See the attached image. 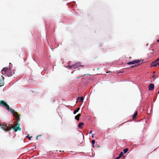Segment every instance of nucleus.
I'll return each mask as SVG.
<instances>
[{
	"label": "nucleus",
	"mask_w": 159,
	"mask_h": 159,
	"mask_svg": "<svg viewBox=\"0 0 159 159\" xmlns=\"http://www.w3.org/2000/svg\"><path fill=\"white\" fill-rule=\"evenodd\" d=\"M1 72L2 75L6 74L8 76H11L12 75V73L10 72V69L7 68H3Z\"/></svg>",
	"instance_id": "f257e3e1"
},
{
	"label": "nucleus",
	"mask_w": 159,
	"mask_h": 159,
	"mask_svg": "<svg viewBox=\"0 0 159 159\" xmlns=\"http://www.w3.org/2000/svg\"><path fill=\"white\" fill-rule=\"evenodd\" d=\"M9 111L11 112L13 116L15 117L19 121L20 119L19 115L15 111L12 109H11Z\"/></svg>",
	"instance_id": "f03ea898"
},
{
	"label": "nucleus",
	"mask_w": 159,
	"mask_h": 159,
	"mask_svg": "<svg viewBox=\"0 0 159 159\" xmlns=\"http://www.w3.org/2000/svg\"><path fill=\"white\" fill-rule=\"evenodd\" d=\"M0 127H1V129L6 131H9L11 129V127H7V125H4L2 124H1L0 123Z\"/></svg>",
	"instance_id": "7ed1b4c3"
},
{
	"label": "nucleus",
	"mask_w": 159,
	"mask_h": 159,
	"mask_svg": "<svg viewBox=\"0 0 159 159\" xmlns=\"http://www.w3.org/2000/svg\"><path fill=\"white\" fill-rule=\"evenodd\" d=\"M0 104L2 105L3 106L7 107V110L9 111L10 110L9 106L7 104V102L1 100L0 101Z\"/></svg>",
	"instance_id": "20e7f679"
},
{
	"label": "nucleus",
	"mask_w": 159,
	"mask_h": 159,
	"mask_svg": "<svg viewBox=\"0 0 159 159\" xmlns=\"http://www.w3.org/2000/svg\"><path fill=\"white\" fill-rule=\"evenodd\" d=\"M20 124L17 123L16 125L12 127V128L14 129L15 132L17 131L18 130L20 131L21 129L20 127L19 126Z\"/></svg>",
	"instance_id": "39448f33"
},
{
	"label": "nucleus",
	"mask_w": 159,
	"mask_h": 159,
	"mask_svg": "<svg viewBox=\"0 0 159 159\" xmlns=\"http://www.w3.org/2000/svg\"><path fill=\"white\" fill-rule=\"evenodd\" d=\"M140 61L139 60H135L133 61H130L127 63V64L130 65L132 64H134L135 63H138L140 62Z\"/></svg>",
	"instance_id": "423d86ee"
},
{
	"label": "nucleus",
	"mask_w": 159,
	"mask_h": 159,
	"mask_svg": "<svg viewBox=\"0 0 159 159\" xmlns=\"http://www.w3.org/2000/svg\"><path fill=\"white\" fill-rule=\"evenodd\" d=\"M154 88V85L153 84H150L148 87V89L150 91H152L153 89Z\"/></svg>",
	"instance_id": "0eeeda50"
},
{
	"label": "nucleus",
	"mask_w": 159,
	"mask_h": 159,
	"mask_svg": "<svg viewBox=\"0 0 159 159\" xmlns=\"http://www.w3.org/2000/svg\"><path fill=\"white\" fill-rule=\"evenodd\" d=\"M157 61H156V60L155 61H154V62H152V63H151V67H155V66H157Z\"/></svg>",
	"instance_id": "6e6552de"
},
{
	"label": "nucleus",
	"mask_w": 159,
	"mask_h": 159,
	"mask_svg": "<svg viewBox=\"0 0 159 159\" xmlns=\"http://www.w3.org/2000/svg\"><path fill=\"white\" fill-rule=\"evenodd\" d=\"M81 115V114L80 113H79L78 114L77 116H75V119L76 120L78 121L79 120V117H80V116Z\"/></svg>",
	"instance_id": "1a4fd4ad"
},
{
	"label": "nucleus",
	"mask_w": 159,
	"mask_h": 159,
	"mask_svg": "<svg viewBox=\"0 0 159 159\" xmlns=\"http://www.w3.org/2000/svg\"><path fill=\"white\" fill-rule=\"evenodd\" d=\"M84 125V123L83 122H80L78 125V127L79 128H82V126Z\"/></svg>",
	"instance_id": "9d476101"
},
{
	"label": "nucleus",
	"mask_w": 159,
	"mask_h": 159,
	"mask_svg": "<svg viewBox=\"0 0 159 159\" xmlns=\"http://www.w3.org/2000/svg\"><path fill=\"white\" fill-rule=\"evenodd\" d=\"M138 115L137 111H136L134 114L133 115V119H134L136 118V116Z\"/></svg>",
	"instance_id": "9b49d317"
},
{
	"label": "nucleus",
	"mask_w": 159,
	"mask_h": 159,
	"mask_svg": "<svg viewBox=\"0 0 159 159\" xmlns=\"http://www.w3.org/2000/svg\"><path fill=\"white\" fill-rule=\"evenodd\" d=\"M4 84V81L0 80V87L3 85Z\"/></svg>",
	"instance_id": "f8f14e48"
},
{
	"label": "nucleus",
	"mask_w": 159,
	"mask_h": 159,
	"mask_svg": "<svg viewBox=\"0 0 159 159\" xmlns=\"http://www.w3.org/2000/svg\"><path fill=\"white\" fill-rule=\"evenodd\" d=\"M80 107L77 108L76 110H74V114H75L77 112H78V111L80 110Z\"/></svg>",
	"instance_id": "ddd939ff"
},
{
	"label": "nucleus",
	"mask_w": 159,
	"mask_h": 159,
	"mask_svg": "<svg viewBox=\"0 0 159 159\" xmlns=\"http://www.w3.org/2000/svg\"><path fill=\"white\" fill-rule=\"evenodd\" d=\"M128 150V148H125L123 150V152L125 154L126 153Z\"/></svg>",
	"instance_id": "4468645a"
},
{
	"label": "nucleus",
	"mask_w": 159,
	"mask_h": 159,
	"mask_svg": "<svg viewBox=\"0 0 159 159\" xmlns=\"http://www.w3.org/2000/svg\"><path fill=\"white\" fill-rule=\"evenodd\" d=\"M84 100V98L83 97H81L80 100L79 101L80 102H83V101Z\"/></svg>",
	"instance_id": "2eb2a0df"
},
{
	"label": "nucleus",
	"mask_w": 159,
	"mask_h": 159,
	"mask_svg": "<svg viewBox=\"0 0 159 159\" xmlns=\"http://www.w3.org/2000/svg\"><path fill=\"white\" fill-rule=\"evenodd\" d=\"M76 63L75 64H74V65H72L71 66H69V67L70 68H71L72 67H75V66L76 65Z\"/></svg>",
	"instance_id": "dca6fc26"
},
{
	"label": "nucleus",
	"mask_w": 159,
	"mask_h": 159,
	"mask_svg": "<svg viewBox=\"0 0 159 159\" xmlns=\"http://www.w3.org/2000/svg\"><path fill=\"white\" fill-rule=\"evenodd\" d=\"M123 153L122 152H121L120 153V154L119 156V157L120 158L122 157V156L123 155Z\"/></svg>",
	"instance_id": "f3484780"
},
{
	"label": "nucleus",
	"mask_w": 159,
	"mask_h": 159,
	"mask_svg": "<svg viewBox=\"0 0 159 159\" xmlns=\"http://www.w3.org/2000/svg\"><path fill=\"white\" fill-rule=\"evenodd\" d=\"M152 77L154 80L155 79L157 78L156 76H155V75H152Z\"/></svg>",
	"instance_id": "a211bd4d"
},
{
	"label": "nucleus",
	"mask_w": 159,
	"mask_h": 159,
	"mask_svg": "<svg viewBox=\"0 0 159 159\" xmlns=\"http://www.w3.org/2000/svg\"><path fill=\"white\" fill-rule=\"evenodd\" d=\"M95 143V140H93L92 141V143L93 145H94Z\"/></svg>",
	"instance_id": "6ab92c4d"
},
{
	"label": "nucleus",
	"mask_w": 159,
	"mask_h": 159,
	"mask_svg": "<svg viewBox=\"0 0 159 159\" xmlns=\"http://www.w3.org/2000/svg\"><path fill=\"white\" fill-rule=\"evenodd\" d=\"M136 66L135 65H134V66H130V67H131V68H133V67H135V66Z\"/></svg>",
	"instance_id": "aec40b11"
},
{
	"label": "nucleus",
	"mask_w": 159,
	"mask_h": 159,
	"mask_svg": "<svg viewBox=\"0 0 159 159\" xmlns=\"http://www.w3.org/2000/svg\"><path fill=\"white\" fill-rule=\"evenodd\" d=\"M32 136H30V137H28V138L29 139V140H30L32 138Z\"/></svg>",
	"instance_id": "412c9836"
},
{
	"label": "nucleus",
	"mask_w": 159,
	"mask_h": 159,
	"mask_svg": "<svg viewBox=\"0 0 159 159\" xmlns=\"http://www.w3.org/2000/svg\"><path fill=\"white\" fill-rule=\"evenodd\" d=\"M156 61H159V57L157 58L156 60Z\"/></svg>",
	"instance_id": "4be33fe9"
},
{
	"label": "nucleus",
	"mask_w": 159,
	"mask_h": 159,
	"mask_svg": "<svg viewBox=\"0 0 159 159\" xmlns=\"http://www.w3.org/2000/svg\"><path fill=\"white\" fill-rule=\"evenodd\" d=\"M94 134H92V138H93L94 137Z\"/></svg>",
	"instance_id": "5701e85b"
},
{
	"label": "nucleus",
	"mask_w": 159,
	"mask_h": 159,
	"mask_svg": "<svg viewBox=\"0 0 159 159\" xmlns=\"http://www.w3.org/2000/svg\"><path fill=\"white\" fill-rule=\"evenodd\" d=\"M39 136H40V135H37V137H36V139H38V137Z\"/></svg>",
	"instance_id": "b1692460"
},
{
	"label": "nucleus",
	"mask_w": 159,
	"mask_h": 159,
	"mask_svg": "<svg viewBox=\"0 0 159 159\" xmlns=\"http://www.w3.org/2000/svg\"><path fill=\"white\" fill-rule=\"evenodd\" d=\"M80 98V97H78L77 98V100L78 101Z\"/></svg>",
	"instance_id": "393cba45"
},
{
	"label": "nucleus",
	"mask_w": 159,
	"mask_h": 159,
	"mask_svg": "<svg viewBox=\"0 0 159 159\" xmlns=\"http://www.w3.org/2000/svg\"><path fill=\"white\" fill-rule=\"evenodd\" d=\"M92 131L91 130L90 131L89 134H90L92 133Z\"/></svg>",
	"instance_id": "a878e982"
},
{
	"label": "nucleus",
	"mask_w": 159,
	"mask_h": 159,
	"mask_svg": "<svg viewBox=\"0 0 159 159\" xmlns=\"http://www.w3.org/2000/svg\"><path fill=\"white\" fill-rule=\"evenodd\" d=\"M120 158V157H119L118 156V157L116 158V159H119Z\"/></svg>",
	"instance_id": "bb28decb"
},
{
	"label": "nucleus",
	"mask_w": 159,
	"mask_h": 159,
	"mask_svg": "<svg viewBox=\"0 0 159 159\" xmlns=\"http://www.w3.org/2000/svg\"><path fill=\"white\" fill-rule=\"evenodd\" d=\"M157 66H159V62H157Z\"/></svg>",
	"instance_id": "cd10ccee"
},
{
	"label": "nucleus",
	"mask_w": 159,
	"mask_h": 159,
	"mask_svg": "<svg viewBox=\"0 0 159 159\" xmlns=\"http://www.w3.org/2000/svg\"><path fill=\"white\" fill-rule=\"evenodd\" d=\"M80 66H82V67H83V66H82V65H80Z\"/></svg>",
	"instance_id": "c85d7f7f"
},
{
	"label": "nucleus",
	"mask_w": 159,
	"mask_h": 159,
	"mask_svg": "<svg viewBox=\"0 0 159 159\" xmlns=\"http://www.w3.org/2000/svg\"><path fill=\"white\" fill-rule=\"evenodd\" d=\"M58 142H59V143H61V142H60V141H58Z\"/></svg>",
	"instance_id": "c756f323"
},
{
	"label": "nucleus",
	"mask_w": 159,
	"mask_h": 159,
	"mask_svg": "<svg viewBox=\"0 0 159 159\" xmlns=\"http://www.w3.org/2000/svg\"><path fill=\"white\" fill-rule=\"evenodd\" d=\"M157 41L158 42H159V39H158V40H157Z\"/></svg>",
	"instance_id": "7c9ffc66"
},
{
	"label": "nucleus",
	"mask_w": 159,
	"mask_h": 159,
	"mask_svg": "<svg viewBox=\"0 0 159 159\" xmlns=\"http://www.w3.org/2000/svg\"><path fill=\"white\" fill-rule=\"evenodd\" d=\"M93 147H94V145H93V146H92Z\"/></svg>",
	"instance_id": "2f4dec72"
},
{
	"label": "nucleus",
	"mask_w": 159,
	"mask_h": 159,
	"mask_svg": "<svg viewBox=\"0 0 159 159\" xmlns=\"http://www.w3.org/2000/svg\"><path fill=\"white\" fill-rule=\"evenodd\" d=\"M80 78V77H77V78Z\"/></svg>",
	"instance_id": "473e14b6"
},
{
	"label": "nucleus",
	"mask_w": 159,
	"mask_h": 159,
	"mask_svg": "<svg viewBox=\"0 0 159 159\" xmlns=\"http://www.w3.org/2000/svg\"><path fill=\"white\" fill-rule=\"evenodd\" d=\"M100 147V146H98V147Z\"/></svg>",
	"instance_id": "72a5a7b5"
},
{
	"label": "nucleus",
	"mask_w": 159,
	"mask_h": 159,
	"mask_svg": "<svg viewBox=\"0 0 159 159\" xmlns=\"http://www.w3.org/2000/svg\"><path fill=\"white\" fill-rule=\"evenodd\" d=\"M155 73V72H154L153 73V74H154Z\"/></svg>",
	"instance_id": "f704fd0d"
}]
</instances>
